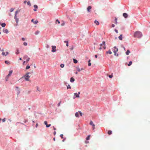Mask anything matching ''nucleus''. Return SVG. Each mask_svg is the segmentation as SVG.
Wrapping results in <instances>:
<instances>
[{
  "label": "nucleus",
  "instance_id": "1",
  "mask_svg": "<svg viewBox=\"0 0 150 150\" xmlns=\"http://www.w3.org/2000/svg\"><path fill=\"white\" fill-rule=\"evenodd\" d=\"M142 35V33L139 31L136 32L134 34V37L138 38H141Z\"/></svg>",
  "mask_w": 150,
  "mask_h": 150
},
{
  "label": "nucleus",
  "instance_id": "2",
  "mask_svg": "<svg viewBox=\"0 0 150 150\" xmlns=\"http://www.w3.org/2000/svg\"><path fill=\"white\" fill-rule=\"evenodd\" d=\"M30 74V72L27 73L23 77L24 78L25 80L27 81H30V80L29 78L30 77V76L28 75V74Z\"/></svg>",
  "mask_w": 150,
  "mask_h": 150
},
{
  "label": "nucleus",
  "instance_id": "3",
  "mask_svg": "<svg viewBox=\"0 0 150 150\" xmlns=\"http://www.w3.org/2000/svg\"><path fill=\"white\" fill-rule=\"evenodd\" d=\"M105 41H103L102 42V44H101L100 45V47L99 48V49L100 50H101L102 49V46L103 45V48L105 49L106 48V47L105 46Z\"/></svg>",
  "mask_w": 150,
  "mask_h": 150
},
{
  "label": "nucleus",
  "instance_id": "4",
  "mask_svg": "<svg viewBox=\"0 0 150 150\" xmlns=\"http://www.w3.org/2000/svg\"><path fill=\"white\" fill-rule=\"evenodd\" d=\"M118 51V49L116 47H113V52L114 53L115 55H116V52Z\"/></svg>",
  "mask_w": 150,
  "mask_h": 150
},
{
  "label": "nucleus",
  "instance_id": "5",
  "mask_svg": "<svg viewBox=\"0 0 150 150\" xmlns=\"http://www.w3.org/2000/svg\"><path fill=\"white\" fill-rule=\"evenodd\" d=\"M12 72H13V71L12 70H11V71H9V74L7 75V76H6V81H7V79H8V77L11 76V74L12 73Z\"/></svg>",
  "mask_w": 150,
  "mask_h": 150
},
{
  "label": "nucleus",
  "instance_id": "6",
  "mask_svg": "<svg viewBox=\"0 0 150 150\" xmlns=\"http://www.w3.org/2000/svg\"><path fill=\"white\" fill-rule=\"evenodd\" d=\"M52 52H55L56 51V47L55 46H52Z\"/></svg>",
  "mask_w": 150,
  "mask_h": 150
},
{
  "label": "nucleus",
  "instance_id": "7",
  "mask_svg": "<svg viewBox=\"0 0 150 150\" xmlns=\"http://www.w3.org/2000/svg\"><path fill=\"white\" fill-rule=\"evenodd\" d=\"M90 124L92 125L93 127V129H95V125L93 123V122H92V121H91L90 122Z\"/></svg>",
  "mask_w": 150,
  "mask_h": 150
},
{
  "label": "nucleus",
  "instance_id": "8",
  "mask_svg": "<svg viewBox=\"0 0 150 150\" xmlns=\"http://www.w3.org/2000/svg\"><path fill=\"white\" fill-rule=\"evenodd\" d=\"M91 8L92 7L91 6H89L88 7L87 9L88 12H89L90 11V10L91 9Z\"/></svg>",
  "mask_w": 150,
  "mask_h": 150
},
{
  "label": "nucleus",
  "instance_id": "9",
  "mask_svg": "<svg viewBox=\"0 0 150 150\" xmlns=\"http://www.w3.org/2000/svg\"><path fill=\"white\" fill-rule=\"evenodd\" d=\"M123 16L125 18H126L128 17V15L126 13H124L123 14Z\"/></svg>",
  "mask_w": 150,
  "mask_h": 150
},
{
  "label": "nucleus",
  "instance_id": "10",
  "mask_svg": "<svg viewBox=\"0 0 150 150\" xmlns=\"http://www.w3.org/2000/svg\"><path fill=\"white\" fill-rule=\"evenodd\" d=\"M118 38L120 40H122V35L121 34L118 37Z\"/></svg>",
  "mask_w": 150,
  "mask_h": 150
},
{
  "label": "nucleus",
  "instance_id": "11",
  "mask_svg": "<svg viewBox=\"0 0 150 150\" xmlns=\"http://www.w3.org/2000/svg\"><path fill=\"white\" fill-rule=\"evenodd\" d=\"M6 54H5V52H3L2 53V55H3L6 56V55H8V52H6Z\"/></svg>",
  "mask_w": 150,
  "mask_h": 150
},
{
  "label": "nucleus",
  "instance_id": "12",
  "mask_svg": "<svg viewBox=\"0 0 150 150\" xmlns=\"http://www.w3.org/2000/svg\"><path fill=\"white\" fill-rule=\"evenodd\" d=\"M3 31L4 32L7 34L8 33V31L7 29H4Z\"/></svg>",
  "mask_w": 150,
  "mask_h": 150
},
{
  "label": "nucleus",
  "instance_id": "13",
  "mask_svg": "<svg viewBox=\"0 0 150 150\" xmlns=\"http://www.w3.org/2000/svg\"><path fill=\"white\" fill-rule=\"evenodd\" d=\"M74 94L76 96V98H79V95H78V94H77L76 93H74ZM75 97L74 98H75Z\"/></svg>",
  "mask_w": 150,
  "mask_h": 150
},
{
  "label": "nucleus",
  "instance_id": "14",
  "mask_svg": "<svg viewBox=\"0 0 150 150\" xmlns=\"http://www.w3.org/2000/svg\"><path fill=\"white\" fill-rule=\"evenodd\" d=\"M75 81V79L74 78H73V77H71L70 79V81L71 82H73L74 81Z\"/></svg>",
  "mask_w": 150,
  "mask_h": 150
},
{
  "label": "nucleus",
  "instance_id": "15",
  "mask_svg": "<svg viewBox=\"0 0 150 150\" xmlns=\"http://www.w3.org/2000/svg\"><path fill=\"white\" fill-rule=\"evenodd\" d=\"M94 23H95L96 25H99V22H98V21H97L96 20L95 21H94Z\"/></svg>",
  "mask_w": 150,
  "mask_h": 150
},
{
  "label": "nucleus",
  "instance_id": "16",
  "mask_svg": "<svg viewBox=\"0 0 150 150\" xmlns=\"http://www.w3.org/2000/svg\"><path fill=\"white\" fill-rule=\"evenodd\" d=\"M112 52L111 51L109 50L108 51L106 52V53L107 54H112Z\"/></svg>",
  "mask_w": 150,
  "mask_h": 150
},
{
  "label": "nucleus",
  "instance_id": "17",
  "mask_svg": "<svg viewBox=\"0 0 150 150\" xmlns=\"http://www.w3.org/2000/svg\"><path fill=\"white\" fill-rule=\"evenodd\" d=\"M130 53V52L129 50H127V52H126V54L128 55L129 54V53Z\"/></svg>",
  "mask_w": 150,
  "mask_h": 150
},
{
  "label": "nucleus",
  "instance_id": "18",
  "mask_svg": "<svg viewBox=\"0 0 150 150\" xmlns=\"http://www.w3.org/2000/svg\"><path fill=\"white\" fill-rule=\"evenodd\" d=\"M6 25V24L5 23H3L1 24V25L2 27H5Z\"/></svg>",
  "mask_w": 150,
  "mask_h": 150
},
{
  "label": "nucleus",
  "instance_id": "19",
  "mask_svg": "<svg viewBox=\"0 0 150 150\" xmlns=\"http://www.w3.org/2000/svg\"><path fill=\"white\" fill-rule=\"evenodd\" d=\"M73 61H74V63L76 64V63H77L78 61H77L76 59H73Z\"/></svg>",
  "mask_w": 150,
  "mask_h": 150
},
{
  "label": "nucleus",
  "instance_id": "20",
  "mask_svg": "<svg viewBox=\"0 0 150 150\" xmlns=\"http://www.w3.org/2000/svg\"><path fill=\"white\" fill-rule=\"evenodd\" d=\"M108 133L109 135H110L112 134V132L111 130H109L108 131Z\"/></svg>",
  "mask_w": 150,
  "mask_h": 150
},
{
  "label": "nucleus",
  "instance_id": "21",
  "mask_svg": "<svg viewBox=\"0 0 150 150\" xmlns=\"http://www.w3.org/2000/svg\"><path fill=\"white\" fill-rule=\"evenodd\" d=\"M39 32H40L38 30H37L35 32V35H37L39 33Z\"/></svg>",
  "mask_w": 150,
  "mask_h": 150
},
{
  "label": "nucleus",
  "instance_id": "22",
  "mask_svg": "<svg viewBox=\"0 0 150 150\" xmlns=\"http://www.w3.org/2000/svg\"><path fill=\"white\" fill-rule=\"evenodd\" d=\"M75 115L76 116V117H79V113L78 112H76L75 114Z\"/></svg>",
  "mask_w": 150,
  "mask_h": 150
},
{
  "label": "nucleus",
  "instance_id": "23",
  "mask_svg": "<svg viewBox=\"0 0 150 150\" xmlns=\"http://www.w3.org/2000/svg\"><path fill=\"white\" fill-rule=\"evenodd\" d=\"M132 61H130L129 62V63L128 64V66H129L132 65Z\"/></svg>",
  "mask_w": 150,
  "mask_h": 150
},
{
  "label": "nucleus",
  "instance_id": "24",
  "mask_svg": "<svg viewBox=\"0 0 150 150\" xmlns=\"http://www.w3.org/2000/svg\"><path fill=\"white\" fill-rule=\"evenodd\" d=\"M117 18H115V23L116 24V25L117 24Z\"/></svg>",
  "mask_w": 150,
  "mask_h": 150
},
{
  "label": "nucleus",
  "instance_id": "25",
  "mask_svg": "<svg viewBox=\"0 0 150 150\" xmlns=\"http://www.w3.org/2000/svg\"><path fill=\"white\" fill-rule=\"evenodd\" d=\"M16 54H18L19 53V50L18 49L17 50L16 52Z\"/></svg>",
  "mask_w": 150,
  "mask_h": 150
},
{
  "label": "nucleus",
  "instance_id": "26",
  "mask_svg": "<svg viewBox=\"0 0 150 150\" xmlns=\"http://www.w3.org/2000/svg\"><path fill=\"white\" fill-rule=\"evenodd\" d=\"M28 58V56H27V55H25L23 57V58L24 59H26L27 58Z\"/></svg>",
  "mask_w": 150,
  "mask_h": 150
},
{
  "label": "nucleus",
  "instance_id": "27",
  "mask_svg": "<svg viewBox=\"0 0 150 150\" xmlns=\"http://www.w3.org/2000/svg\"><path fill=\"white\" fill-rule=\"evenodd\" d=\"M60 66L61 68H63L64 67V64H61Z\"/></svg>",
  "mask_w": 150,
  "mask_h": 150
},
{
  "label": "nucleus",
  "instance_id": "28",
  "mask_svg": "<svg viewBox=\"0 0 150 150\" xmlns=\"http://www.w3.org/2000/svg\"><path fill=\"white\" fill-rule=\"evenodd\" d=\"M90 137V135H89L86 138V139L87 140H88L89 139Z\"/></svg>",
  "mask_w": 150,
  "mask_h": 150
},
{
  "label": "nucleus",
  "instance_id": "29",
  "mask_svg": "<svg viewBox=\"0 0 150 150\" xmlns=\"http://www.w3.org/2000/svg\"><path fill=\"white\" fill-rule=\"evenodd\" d=\"M30 66H29V65H27L26 67V69H29L30 68Z\"/></svg>",
  "mask_w": 150,
  "mask_h": 150
},
{
  "label": "nucleus",
  "instance_id": "30",
  "mask_svg": "<svg viewBox=\"0 0 150 150\" xmlns=\"http://www.w3.org/2000/svg\"><path fill=\"white\" fill-rule=\"evenodd\" d=\"M76 69H77V71L79 72H80L81 71L79 67H77L76 68Z\"/></svg>",
  "mask_w": 150,
  "mask_h": 150
},
{
  "label": "nucleus",
  "instance_id": "31",
  "mask_svg": "<svg viewBox=\"0 0 150 150\" xmlns=\"http://www.w3.org/2000/svg\"><path fill=\"white\" fill-rule=\"evenodd\" d=\"M38 23V21H35L34 22V23L35 24H37Z\"/></svg>",
  "mask_w": 150,
  "mask_h": 150
},
{
  "label": "nucleus",
  "instance_id": "32",
  "mask_svg": "<svg viewBox=\"0 0 150 150\" xmlns=\"http://www.w3.org/2000/svg\"><path fill=\"white\" fill-rule=\"evenodd\" d=\"M16 20V21L17 23V24H18V21H19V19L18 18H17V19H16L15 20Z\"/></svg>",
  "mask_w": 150,
  "mask_h": 150
},
{
  "label": "nucleus",
  "instance_id": "33",
  "mask_svg": "<svg viewBox=\"0 0 150 150\" xmlns=\"http://www.w3.org/2000/svg\"><path fill=\"white\" fill-rule=\"evenodd\" d=\"M5 63H6L7 64H10V62H8L7 61H5Z\"/></svg>",
  "mask_w": 150,
  "mask_h": 150
},
{
  "label": "nucleus",
  "instance_id": "34",
  "mask_svg": "<svg viewBox=\"0 0 150 150\" xmlns=\"http://www.w3.org/2000/svg\"><path fill=\"white\" fill-rule=\"evenodd\" d=\"M67 89H68L69 88L70 89L71 88V87L69 85H68V86H67Z\"/></svg>",
  "mask_w": 150,
  "mask_h": 150
},
{
  "label": "nucleus",
  "instance_id": "35",
  "mask_svg": "<svg viewBox=\"0 0 150 150\" xmlns=\"http://www.w3.org/2000/svg\"><path fill=\"white\" fill-rule=\"evenodd\" d=\"M14 11V9L13 8H11L10 10V12H12Z\"/></svg>",
  "mask_w": 150,
  "mask_h": 150
},
{
  "label": "nucleus",
  "instance_id": "36",
  "mask_svg": "<svg viewBox=\"0 0 150 150\" xmlns=\"http://www.w3.org/2000/svg\"><path fill=\"white\" fill-rule=\"evenodd\" d=\"M34 7L35 8H38V6L36 5H34Z\"/></svg>",
  "mask_w": 150,
  "mask_h": 150
},
{
  "label": "nucleus",
  "instance_id": "37",
  "mask_svg": "<svg viewBox=\"0 0 150 150\" xmlns=\"http://www.w3.org/2000/svg\"><path fill=\"white\" fill-rule=\"evenodd\" d=\"M23 45L25 46H26L27 45V43L26 42H24L23 43Z\"/></svg>",
  "mask_w": 150,
  "mask_h": 150
},
{
  "label": "nucleus",
  "instance_id": "38",
  "mask_svg": "<svg viewBox=\"0 0 150 150\" xmlns=\"http://www.w3.org/2000/svg\"><path fill=\"white\" fill-rule=\"evenodd\" d=\"M27 4L28 5H29V6H30L31 5V4H30V2L29 1H28V2H27Z\"/></svg>",
  "mask_w": 150,
  "mask_h": 150
},
{
  "label": "nucleus",
  "instance_id": "39",
  "mask_svg": "<svg viewBox=\"0 0 150 150\" xmlns=\"http://www.w3.org/2000/svg\"><path fill=\"white\" fill-rule=\"evenodd\" d=\"M109 77L110 78H112L113 77V76L112 75H109Z\"/></svg>",
  "mask_w": 150,
  "mask_h": 150
},
{
  "label": "nucleus",
  "instance_id": "40",
  "mask_svg": "<svg viewBox=\"0 0 150 150\" xmlns=\"http://www.w3.org/2000/svg\"><path fill=\"white\" fill-rule=\"evenodd\" d=\"M19 12V11H16L15 12V15H17L18 13Z\"/></svg>",
  "mask_w": 150,
  "mask_h": 150
},
{
  "label": "nucleus",
  "instance_id": "41",
  "mask_svg": "<svg viewBox=\"0 0 150 150\" xmlns=\"http://www.w3.org/2000/svg\"><path fill=\"white\" fill-rule=\"evenodd\" d=\"M44 124L45 125H47V121H45L44 122Z\"/></svg>",
  "mask_w": 150,
  "mask_h": 150
},
{
  "label": "nucleus",
  "instance_id": "42",
  "mask_svg": "<svg viewBox=\"0 0 150 150\" xmlns=\"http://www.w3.org/2000/svg\"><path fill=\"white\" fill-rule=\"evenodd\" d=\"M79 113L80 115L81 116H82V115L83 114H82V113L81 112H79Z\"/></svg>",
  "mask_w": 150,
  "mask_h": 150
},
{
  "label": "nucleus",
  "instance_id": "43",
  "mask_svg": "<svg viewBox=\"0 0 150 150\" xmlns=\"http://www.w3.org/2000/svg\"><path fill=\"white\" fill-rule=\"evenodd\" d=\"M51 125L50 124H49V125H46V127H50V126H51Z\"/></svg>",
  "mask_w": 150,
  "mask_h": 150
},
{
  "label": "nucleus",
  "instance_id": "44",
  "mask_svg": "<svg viewBox=\"0 0 150 150\" xmlns=\"http://www.w3.org/2000/svg\"><path fill=\"white\" fill-rule=\"evenodd\" d=\"M56 22H57L58 23H60V21L58 20L57 19L56 20Z\"/></svg>",
  "mask_w": 150,
  "mask_h": 150
},
{
  "label": "nucleus",
  "instance_id": "45",
  "mask_svg": "<svg viewBox=\"0 0 150 150\" xmlns=\"http://www.w3.org/2000/svg\"><path fill=\"white\" fill-rule=\"evenodd\" d=\"M30 59V58L29 57L27 58V59L26 60L27 62H28L29 61Z\"/></svg>",
  "mask_w": 150,
  "mask_h": 150
},
{
  "label": "nucleus",
  "instance_id": "46",
  "mask_svg": "<svg viewBox=\"0 0 150 150\" xmlns=\"http://www.w3.org/2000/svg\"><path fill=\"white\" fill-rule=\"evenodd\" d=\"M63 134H61L60 135V136L62 138H63Z\"/></svg>",
  "mask_w": 150,
  "mask_h": 150
},
{
  "label": "nucleus",
  "instance_id": "47",
  "mask_svg": "<svg viewBox=\"0 0 150 150\" xmlns=\"http://www.w3.org/2000/svg\"><path fill=\"white\" fill-rule=\"evenodd\" d=\"M2 120L3 122H5L6 120L5 118L3 119Z\"/></svg>",
  "mask_w": 150,
  "mask_h": 150
},
{
  "label": "nucleus",
  "instance_id": "48",
  "mask_svg": "<svg viewBox=\"0 0 150 150\" xmlns=\"http://www.w3.org/2000/svg\"><path fill=\"white\" fill-rule=\"evenodd\" d=\"M115 31L116 33H118V31L117 30L115 29Z\"/></svg>",
  "mask_w": 150,
  "mask_h": 150
},
{
  "label": "nucleus",
  "instance_id": "49",
  "mask_svg": "<svg viewBox=\"0 0 150 150\" xmlns=\"http://www.w3.org/2000/svg\"><path fill=\"white\" fill-rule=\"evenodd\" d=\"M91 65V63L90 62H89L88 64V66H90Z\"/></svg>",
  "mask_w": 150,
  "mask_h": 150
},
{
  "label": "nucleus",
  "instance_id": "50",
  "mask_svg": "<svg viewBox=\"0 0 150 150\" xmlns=\"http://www.w3.org/2000/svg\"><path fill=\"white\" fill-rule=\"evenodd\" d=\"M20 93V91H18V92L17 93V95H18V94H19Z\"/></svg>",
  "mask_w": 150,
  "mask_h": 150
},
{
  "label": "nucleus",
  "instance_id": "51",
  "mask_svg": "<svg viewBox=\"0 0 150 150\" xmlns=\"http://www.w3.org/2000/svg\"><path fill=\"white\" fill-rule=\"evenodd\" d=\"M61 102H60L57 105L58 106H59L60 105Z\"/></svg>",
  "mask_w": 150,
  "mask_h": 150
},
{
  "label": "nucleus",
  "instance_id": "52",
  "mask_svg": "<svg viewBox=\"0 0 150 150\" xmlns=\"http://www.w3.org/2000/svg\"><path fill=\"white\" fill-rule=\"evenodd\" d=\"M17 16H16V15H15V16H14V19H15V20L16 19H17Z\"/></svg>",
  "mask_w": 150,
  "mask_h": 150
},
{
  "label": "nucleus",
  "instance_id": "53",
  "mask_svg": "<svg viewBox=\"0 0 150 150\" xmlns=\"http://www.w3.org/2000/svg\"><path fill=\"white\" fill-rule=\"evenodd\" d=\"M22 40H23V41H24L25 40V38H22Z\"/></svg>",
  "mask_w": 150,
  "mask_h": 150
},
{
  "label": "nucleus",
  "instance_id": "54",
  "mask_svg": "<svg viewBox=\"0 0 150 150\" xmlns=\"http://www.w3.org/2000/svg\"><path fill=\"white\" fill-rule=\"evenodd\" d=\"M64 24H65L64 23V22H63L62 23V24H61V25H62V26H63V25H64Z\"/></svg>",
  "mask_w": 150,
  "mask_h": 150
},
{
  "label": "nucleus",
  "instance_id": "55",
  "mask_svg": "<svg viewBox=\"0 0 150 150\" xmlns=\"http://www.w3.org/2000/svg\"><path fill=\"white\" fill-rule=\"evenodd\" d=\"M112 27H113H113H115V25H114V24H112Z\"/></svg>",
  "mask_w": 150,
  "mask_h": 150
},
{
  "label": "nucleus",
  "instance_id": "56",
  "mask_svg": "<svg viewBox=\"0 0 150 150\" xmlns=\"http://www.w3.org/2000/svg\"><path fill=\"white\" fill-rule=\"evenodd\" d=\"M56 132L55 131L54 133V135H56Z\"/></svg>",
  "mask_w": 150,
  "mask_h": 150
},
{
  "label": "nucleus",
  "instance_id": "57",
  "mask_svg": "<svg viewBox=\"0 0 150 150\" xmlns=\"http://www.w3.org/2000/svg\"><path fill=\"white\" fill-rule=\"evenodd\" d=\"M53 127L54 130H55L56 129V128L54 126H53Z\"/></svg>",
  "mask_w": 150,
  "mask_h": 150
},
{
  "label": "nucleus",
  "instance_id": "58",
  "mask_svg": "<svg viewBox=\"0 0 150 150\" xmlns=\"http://www.w3.org/2000/svg\"><path fill=\"white\" fill-rule=\"evenodd\" d=\"M66 45L67 46H68V42H67V43H66Z\"/></svg>",
  "mask_w": 150,
  "mask_h": 150
},
{
  "label": "nucleus",
  "instance_id": "59",
  "mask_svg": "<svg viewBox=\"0 0 150 150\" xmlns=\"http://www.w3.org/2000/svg\"><path fill=\"white\" fill-rule=\"evenodd\" d=\"M64 42L66 43H67V42H68L67 41H64Z\"/></svg>",
  "mask_w": 150,
  "mask_h": 150
},
{
  "label": "nucleus",
  "instance_id": "60",
  "mask_svg": "<svg viewBox=\"0 0 150 150\" xmlns=\"http://www.w3.org/2000/svg\"><path fill=\"white\" fill-rule=\"evenodd\" d=\"M95 58H97V55H95Z\"/></svg>",
  "mask_w": 150,
  "mask_h": 150
},
{
  "label": "nucleus",
  "instance_id": "61",
  "mask_svg": "<svg viewBox=\"0 0 150 150\" xmlns=\"http://www.w3.org/2000/svg\"><path fill=\"white\" fill-rule=\"evenodd\" d=\"M31 21L32 22H34V20H33V19H32V20H31Z\"/></svg>",
  "mask_w": 150,
  "mask_h": 150
},
{
  "label": "nucleus",
  "instance_id": "62",
  "mask_svg": "<svg viewBox=\"0 0 150 150\" xmlns=\"http://www.w3.org/2000/svg\"><path fill=\"white\" fill-rule=\"evenodd\" d=\"M80 92H78V95H79V94H80Z\"/></svg>",
  "mask_w": 150,
  "mask_h": 150
},
{
  "label": "nucleus",
  "instance_id": "63",
  "mask_svg": "<svg viewBox=\"0 0 150 150\" xmlns=\"http://www.w3.org/2000/svg\"><path fill=\"white\" fill-rule=\"evenodd\" d=\"M26 3V1H24V4H25Z\"/></svg>",
  "mask_w": 150,
  "mask_h": 150
},
{
  "label": "nucleus",
  "instance_id": "64",
  "mask_svg": "<svg viewBox=\"0 0 150 150\" xmlns=\"http://www.w3.org/2000/svg\"><path fill=\"white\" fill-rule=\"evenodd\" d=\"M33 10H34V11H37V10H36V9H33Z\"/></svg>",
  "mask_w": 150,
  "mask_h": 150
}]
</instances>
